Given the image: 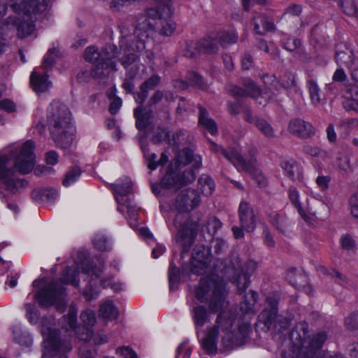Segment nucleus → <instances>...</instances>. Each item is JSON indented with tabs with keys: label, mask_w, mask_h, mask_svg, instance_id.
Listing matches in <instances>:
<instances>
[{
	"label": "nucleus",
	"mask_w": 358,
	"mask_h": 358,
	"mask_svg": "<svg viewBox=\"0 0 358 358\" xmlns=\"http://www.w3.org/2000/svg\"><path fill=\"white\" fill-rule=\"evenodd\" d=\"M236 315L234 312L221 311L215 323L208 326L200 338L203 350L208 355L215 354L217 350V342L220 338L222 345L225 348L238 347L244 343L250 331L248 323H243L235 332L234 322Z\"/></svg>",
	"instance_id": "obj_5"
},
{
	"label": "nucleus",
	"mask_w": 358,
	"mask_h": 358,
	"mask_svg": "<svg viewBox=\"0 0 358 358\" xmlns=\"http://www.w3.org/2000/svg\"><path fill=\"white\" fill-rule=\"evenodd\" d=\"M189 266L192 273L206 275L195 287L196 298L202 302L210 297V309L213 312L217 310L222 306L225 289L223 283L225 277H222L221 272L224 262L220 259L213 260L209 248L197 246L193 250Z\"/></svg>",
	"instance_id": "obj_3"
},
{
	"label": "nucleus",
	"mask_w": 358,
	"mask_h": 358,
	"mask_svg": "<svg viewBox=\"0 0 358 358\" xmlns=\"http://www.w3.org/2000/svg\"><path fill=\"white\" fill-rule=\"evenodd\" d=\"M143 152L148 162V166L151 170L155 169L159 164H164L169 160L168 157L164 153L162 154L159 161L157 162V155L155 153H150L149 150L145 148H143Z\"/></svg>",
	"instance_id": "obj_34"
},
{
	"label": "nucleus",
	"mask_w": 358,
	"mask_h": 358,
	"mask_svg": "<svg viewBox=\"0 0 358 358\" xmlns=\"http://www.w3.org/2000/svg\"><path fill=\"white\" fill-rule=\"evenodd\" d=\"M2 202L6 204V207L9 209L15 215L18 214L20 211L19 205L15 201L10 199V197L1 198Z\"/></svg>",
	"instance_id": "obj_48"
},
{
	"label": "nucleus",
	"mask_w": 358,
	"mask_h": 358,
	"mask_svg": "<svg viewBox=\"0 0 358 358\" xmlns=\"http://www.w3.org/2000/svg\"><path fill=\"white\" fill-rule=\"evenodd\" d=\"M330 180L331 178L328 176H320L316 178V184L321 190H326Z\"/></svg>",
	"instance_id": "obj_54"
},
{
	"label": "nucleus",
	"mask_w": 358,
	"mask_h": 358,
	"mask_svg": "<svg viewBox=\"0 0 358 358\" xmlns=\"http://www.w3.org/2000/svg\"><path fill=\"white\" fill-rule=\"evenodd\" d=\"M199 47L202 48L203 51L209 53H214L218 50L215 42L212 40H206L199 44Z\"/></svg>",
	"instance_id": "obj_50"
},
{
	"label": "nucleus",
	"mask_w": 358,
	"mask_h": 358,
	"mask_svg": "<svg viewBox=\"0 0 358 358\" xmlns=\"http://www.w3.org/2000/svg\"><path fill=\"white\" fill-rule=\"evenodd\" d=\"M116 354L122 358H138L136 353L129 347L117 348Z\"/></svg>",
	"instance_id": "obj_46"
},
{
	"label": "nucleus",
	"mask_w": 358,
	"mask_h": 358,
	"mask_svg": "<svg viewBox=\"0 0 358 358\" xmlns=\"http://www.w3.org/2000/svg\"><path fill=\"white\" fill-rule=\"evenodd\" d=\"M195 178V173L192 170L184 172L182 176L179 177L178 173L172 171V168L169 167L162 178V185L165 187H178L193 182Z\"/></svg>",
	"instance_id": "obj_20"
},
{
	"label": "nucleus",
	"mask_w": 358,
	"mask_h": 358,
	"mask_svg": "<svg viewBox=\"0 0 358 358\" xmlns=\"http://www.w3.org/2000/svg\"><path fill=\"white\" fill-rule=\"evenodd\" d=\"M289 199L293 206L296 209L300 216L306 221L309 220L310 217L308 213L315 214L311 208L309 207L308 203V199H306L307 208H305L302 206L300 201V194L298 189L295 187H290L289 189Z\"/></svg>",
	"instance_id": "obj_23"
},
{
	"label": "nucleus",
	"mask_w": 358,
	"mask_h": 358,
	"mask_svg": "<svg viewBox=\"0 0 358 358\" xmlns=\"http://www.w3.org/2000/svg\"><path fill=\"white\" fill-rule=\"evenodd\" d=\"M111 187L117 203L120 206H125L129 212L133 211L132 206V182L128 177L119 179Z\"/></svg>",
	"instance_id": "obj_17"
},
{
	"label": "nucleus",
	"mask_w": 358,
	"mask_h": 358,
	"mask_svg": "<svg viewBox=\"0 0 358 358\" xmlns=\"http://www.w3.org/2000/svg\"><path fill=\"white\" fill-rule=\"evenodd\" d=\"M199 122L211 134L217 133V128L215 121L208 117V112L202 107L199 108Z\"/></svg>",
	"instance_id": "obj_31"
},
{
	"label": "nucleus",
	"mask_w": 358,
	"mask_h": 358,
	"mask_svg": "<svg viewBox=\"0 0 358 358\" xmlns=\"http://www.w3.org/2000/svg\"><path fill=\"white\" fill-rule=\"evenodd\" d=\"M257 293L252 290L245 293L243 295L244 299L241 303V310L244 313L252 311L257 302Z\"/></svg>",
	"instance_id": "obj_33"
},
{
	"label": "nucleus",
	"mask_w": 358,
	"mask_h": 358,
	"mask_svg": "<svg viewBox=\"0 0 358 358\" xmlns=\"http://www.w3.org/2000/svg\"><path fill=\"white\" fill-rule=\"evenodd\" d=\"M57 55V50L56 48L50 49L45 55L42 65L40 68L45 71L50 70L55 62Z\"/></svg>",
	"instance_id": "obj_36"
},
{
	"label": "nucleus",
	"mask_w": 358,
	"mask_h": 358,
	"mask_svg": "<svg viewBox=\"0 0 358 358\" xmlns=\"http://www.w3.org/2000/svg\"><path fill=\"white\" fill-rule=\"evenodd\" d=\"M59 156L55 151H50L46 153L45 160L48 164L55 165L58 162Z\"/></svg>",
	"instance_id": "obj_60"
},
{
	"label": "nucleus",
	"mask_w": 358,
	"mask_h": 358,
	"mask_svg": "<svg viewBox=\"0 0 358 358\" xmlns=\"http://www.w3.org/2000/svg\"><path fill=\"white\" fill-rule=\"evenodd\" d=\"M222 224L219 220L211 217L208 220L203 230H206L210 234L213 235L222 227Z\"/></svg>",
	"instance_id": "obj_43"
},
{
	"label": "nucleus",
	"mask_w": 358,
	"mask_h": 358,
	"mask_svg": "<svg viewBox=\"0 0 358 358\" xmlns=\"http://www.w3.org/2000/svg\"><path fill=\"white\" fill-rule=\"evenodd\" d=\"M327 335L324 332L316 334L312 339L310 346L313 349H319L322 343L326 341Z\"/></svg>",
	"instance_id": "obj_47"
},
{
	"label": "nucleus",
	"mask_w": 358,
	"mask_h": 358,
	"mask_svg": "<svg viewBox=\"0 0 358 358\" xmlns=\"http://www.w3.org/2000/svg\"><path fill=\"white\" fill-rule=\"evenodd\" d=\"M307 88L309 92L310 101L315 106H319L322 103V99L320 97V89L317 83L310 79L307 82Z\"/></svg>",
	"instance_id": "obj_32"
},
{
	"label": "nucleus",
	"mask_w": 358,
	"mask_h": 358,
	"mask_svg": "<svg viewBox=\"0 0 358 358\" xmlns=\"http://www.w3.org/2000/svg\"><path fill=\"white\" fill-rule=\"evenodd\" d=\"M99 314L105 320H113L117 318L119 311L112 301L106 300L101 303Z\"/></svg>",
	"instance_id": "obj_27"
},
{
	"label": "nucleus",
	"mask_w": 358,
	"mask_h": 358,
	"mask_svg": "<svg viewBox=\"0 0 358 358\" xmlns=\"http://www.w3.org/2000/svg\"><path fill=\"white\" fill-rule=\"evenodd\" d=\"M81 175V170L79 167H74L69 171L63 180V185L69 187L77 181Z\"/></svg>",
	"instance_id": "obj_39"
},
{
	"label": "nucleus",
	"mask_w": 358,
	"mask_h": 358,
	"mask_svg": "<svg viewBox=\"0 0 358 358\" xmlns=\"http://www.w3.org/2000/svg\"><path fill=\"white\" fill-rule=\"evenodd\" d=\"M53 321L52 317H43L41 320V332L43 336V358H67L66 354L71 350V345L67 342H62L58 338Z\"/></svg>",
	"instance_id": "obj_10"
},
{
	"label": "nucleus",
	"mask_w": 358,
	"mask_h": 358,
	"mask_svg": "<svg viewBox=\"0 0 358 358\" xmlns=\"http://www.w3.org/2000/svg\"><path fill=\"white\" fill-rule=\"evenodd\" d=\"M199 194L194 189L182 191L170 206L171 210L177 211L174 226L178 229L176 241L185 247H189L198 230V224L189 219V213L200 203Z\"/></svg>",
	"instance_id": "obj_7"
},
{
	"label": "nucleus",
	"mask_w": 358,
	"mask_h": 358,
	"mask_svg": "<svg viewBox=\"0 0 358 358\" xmlns=\"http://www.w3.org/2000/svg\"><path fill=\"white\" fill-rule=\"evenodd\" d=\"M301 275L296 274V269L292 268L289 270L287 274V279L289 282V283L292 284L294 286H300L299 284V278H302Z\"/></svg>",
	"instance_id": "obj_53"
},
{
	"label": "nucleus",
	"mask_w": 358,
	"mask_h": 358,
	"mask_svg": "<svg viewBox=\"0 0 358 358\" xmlns=\"http://www.w3.org/2000/svg\"><path fill=\"white\" fill-rule=\"evenodd\" d=\"M176 163L180 165H186L192 163V166L194 169H199L201 166L202 160L200 155H194L193 152L185 148L180 151L176 158Z\"/></svg>",
	"instance_id": "obj_24"
},
{
	"label": "nucleus",
	"mask_w": 358,
	"mask_h": 358,
	"mask_svg": "<svg viewBox=\"0 0 358 358\" xmlns=\"http://www.w3.org/2000/svg\"><path fill=\"white\" fill-rule=\"evenodd\" d=\"M306 152L311 156L320 157L323 155V151L316 147L307 146Z\"/></svg>",
	"instance_id": "obj_64"
},
{
	"label": "nucleus",
	"mask_w": 358,
	"mask_h": 358,
	"mask_svg": "<svg viewBox=\"0 0 358 358\" xmlns=\"http://www.w3.org/2000/svg\"><path fill=\"white\" fill-rule=\"evenodd\" d=\"M343 106L346 110H354L358 113V100L354 99H348L343 103Z\"/></svg>",
	"instance_id": "obj_61"
},
{
	"label": "nucleus",
	"mask_w": 358,
	"mask_h": 358,
	"mask_svg": "<svg viewBox=\"0 0 358 358\" xmlns=\"http://www.w3.org/2000/svg\"><path fill=\"white\" fill-rule=\"evenodd\" d=\"M180 279V272L177 266L171 262L169 266V287L171 290L177 288Z\"/></svg>",
	"instance_id": "obj_38"
},
{
	"label": "nucleus",
	"mask_w": 358,
	"mask_h": 358,
	"mask_svg": "<svg viewBox=\"0 0 358 358\" xmlns=\"http://www.w3.org/2000/svg\"><path fill=\"white\" fill-rule=\"evenodd\" d=\"M336 61L340 66H345L348 69L353 66L358 61L355 58L353 52L348 48L345 47L343 50H338L336 55Z\"/></svg>",
	"instance_id": "obj_28"
},
{
	"label": "nucleus",
	"mask_w": 358,
	"mask_h": 358,
	"mask_svg": "<svg viewBox=\"0 0 358 358\" xmlns=\"http://www.w3.org/2000/svg\"><path fill=\"white\" fill-rule=\"evenodd\" d=\"M210 143L212 150L216 152H220L238 170L248 172L259 187H264L266 185L267 180L262 171L258 169L257 162L254 157V153L250 158L245 159L236 151H227L213 142H210Z\"/></svg>",
	"instance_id": "obj_13"
},
{
	"label": "nucleus",
	"mask_w": 358,
	"mask_h": 358,
	"mask_svg": "<svg viewBox=\"0 0 358 358\" xmlns=\"http://www.w3.org/2000/svg\"><path fill=\"white\" fill-rule=\"evenodd\" d=\"M198 183L199 188L206 196L211 195L215 191V182L208 176H201L199 179Z\"/></svg>",
	"instance_id": "obj_35"
},
{
	"label": "nucleus",
	"mask_w": 358,
	"mask_h": 358,
	"mask_svg": "<svg viewBox=\"0 0 358 358\" xmlns=\"http://www.w3.org/2000/svg\"><path fill=\"white\" fill-rule=\"evenodd\" d=\"M92 242L94 246L99 250L105 251L110 248V243L106 237L103 234H96L94 237Z\"/></svg>",
	"instance_id": "obj_40"
},
{
	"label": "nucleus",
	"mask_w": 358,
	"mask_h": 358,
	"mask_svg": "<svg viewBox=\"0 0 358 358\" xmlns=\"http://www.w3.org/2000/svg\"><path fill=\"white\" fill-rule=\"evenodd\" d=\"M285 221L284 216L278 213L274 214L271 217L272 224L280 231H283L285 229Z\"/></svg>",
	"instance_id": "obj_52"
},
{
	"label": "nucleus",
	"mask_w": 358,
	"mask_h": 358,
	"mask_svg": "<svg viewBox=\"0 0 358 358\" xmlns=\"http://www.w3.org/2000/svg\"><path fill=\"white\" fill-rule=\"evenodd\" d=\"M122 99L119 97H115L110 103L109 110L112 114L117 113L120 107L122 106Z\"/></svg>",
	"instance_id": "obj_59"
},
{
	"label": "nucleus",
	"mask_w": 358,
	"mask_h": 358,
	"mask_svg": "<svg viewBox=\"0 0 358 358\" xmlns=\"http://www.w3.org/2000/svg\"><path fill=\"white\" fill-rule=\"evenodd\" d=\"M188 79L192 85H194L199 88H204V83L203 78L196 73H190L188 76Z\"/></svg>",
	"instance_id": "obj_49"
},
{
	"label": "nucleus",
	"mask_w": 358,
	"mask_h": 358,
	"mask_svg": "<svg viewBox=\"0 0 358 358\" xmlns=\"http://www.w3.org/2000/svg\"><path fill=\"white\" fill-rule=\"evenodd\" d=\"M255 124L257 129L268 138L274 136V131L271 125L263 119H256Z\"/></svg>",
	"instance_id": "obj_37"
},
{
	"label": "nucleus",
	"mask_w": 358,
	"mask_h": 358,
	"mask_svg": "<svg viewBox=\"0 0 358 358\" xmlns=\"http://www.w3.org/2000/svg\"><path fill=\"white\" fill-rule=\"evenodd\" d=\"M340 243L344 250L349 252H355L356 244L353 238L349 234L343 235L340 239Z\"/></svg>",
	"instance_id": "obj_41"
},
{
	"label": "nucleus",
	"mask_w": 358,
	"mask_h": 358,
	"mask_svg": "<svg viewBox=\"0 0 358 358\" xmlns=\"http://www.w3.org/2000/svg\"><path fill=\"white\" fill-rule=\"evenodd\" d=\"M212 247L213 248L214 252L220 255L227 248V243L221 238L214 239L212 242Z\"/></svg>",
	"instance_id": "obj_45"
},
{
	"label": "nucleus",
	"mask_w": 358,
	"mask_h": 358,
	"mask_svg": "<svg viewBox=\"0 0 358 358\" xmlns=\"http://www.w3.org/2000/svg\"><path fill=\"white\" fill-rule=\"evenodd\" d=\"M84 55L86 60L95 64L91 72L94 78L105 77L116 71L115 64L113 61L119 57L116 47L110 45L99 52L94 46H90L85 49Z\"/></svg>",
	"instance_id": "obj_11"
},
{
	"label": "nucleus",
	"mask_w": 358,
	"mask_h": 358,
	"mask_svg": "<svg viewBox=\"0 0 358 358\" xmlns=\"http://www.w3.org/2000/svg\"><path fill=\"white\" fill-rule=\"evenodd\" d=\"M300 45V41L294 38H289L285 42V48L289 51H294L297 49Z\"/></svg>",
	"instance_id": "obj_58"
},
{
	"label": "nucleus",
	"mask_w": 358,
	"mask_h": 358,
	"mask_svg": "<svg viewBox=\"0 0 358 358\" xmlns=\"http://www.w3.org/2000/svg\"><path fill=\"white\" fill-rule=\"evenodd\" d=\"M6 5L14 11L15 16H10L7 23L0 27V53L6 48V40L2 35L16 27L19 38L30 36L35 30L33 16L45 13L48 8L47 0H6Z\"/></svg>",
	"instance_id": "obj_6"
},
{
	"label": "nucleus",
	"mask_w": 358,
	"mask_h": 358,
	"mask_svg": "<svg viewBox=\"0 0 358 358\" xmlns=\"http://www.w3.org/2000/svg\"><path fill=\"white\" fill-rule=\"evenodd\" d=\"M160 80L159 76H153L146 80L142 86L149 91L156 87L159 83Z\"/></svg>",
	"instance_id": "obj_56"
},
{
	"label": "nucleus",
	"mask_w": 358,
	"mask_h": 358,
	"mask_svg": "<svg viewBox=\"0 0 358 358\" xmlns=\"http://www.w3.org/2000/svg\"><path fill=\"white\" fill-rule=\"evenodd\" d=\"M254 30L258 34H264L274 28L273 22H269L264 16H257L253 19Z\"/></svg>",
	"instance_id": "obj_29"
},
{
	"label": "nucleus",
	"mask_w": 358,
	"mask_h": 358,
	"mask_svg": "<svg viewBox=\"0 0 358 358\" xmlns=\"http://www.w3.org/2000/svg\"><path fill=\"white\" fill-rule=\"evenodd\" d=\"M243 87L244 89L234 86L231 88L230 92L236 98L251 96L260 105H265L271 99L268 92H261L257 85L250 78H245L243 80Z\"/></svg>",
	"instance_id": "obj_16"
},
{
	"label": "nucleus",
	"mask_w": 358,
	"mask_h": 358,
	"mask_svg": "<svg viewBox=\"0 0 358 358\" xmlns=\"http://www.w3.org/2000/svg\"><path fill=\"white\" fill-rule=\"evenodd\" d=\"M264 243L268 246V247H270V248H273L274 247L275 245V241L273 240V236H271V234H270L269 231H268L267 230H265L264 231Z\"/></svg>",
	"instance_id": "obj_63"
},
{
	"label": "nucleus",
	"mask_w": 358,
	"mask_h": 358,
	"mask_svg": "<svg viewBox=\"0 0 358 358\" xmlns=\"http://www.w3.org/2000/svg\"><path fill=\"white\" fill-rule=\"evenodd\" d=\"M80 319L84 326L77 327V309L75 306H71L67 315H64L59 323L62 328L66 331H70V335L73 334L83 341L90 340L93 334L92 331L89 327H92L96 322V316L93 310H86L80 315ZM95 352L89 350L88 345L84 342L79 349L80 358H94Z\"/></svg>",
	"instance_id": "obj_9"
},
{
	"label": "nucleus",
	"mask_w": 358,
	"mask_h": 358,
	"mask_svg": "<svg viewBox=\"0 0 358 358\" xmlns=\"http://www.w3.org/2000/svg\"><path fill=\"white\" fill-rule=\"evenodd\" d=\"M46 72L41 68H36L31 73L30 85L38 95L48 92L52 87Z\"/></svg>",
	"instance_id": "obj_19"
},
{
	"label": "nucleus",
	"mask_w": 358,
	"mask_h": 358,
	"mask_svg": "<svg viewBox=\"0 0 358 358\" xmlns=\"http://www.w3.org/2000/svg\"><path fill=\"white\" fill-rule=\"evenodd\" d=\"M345 324L348 329L358 328V313L352 314L345 319Z\"/></svg>",
	"instance_id": "obj_55"
},
{
	"label": "nucleus",
	"mask_w": 358,
	"mask_h": 358,
	"mask_svg": "<svg viewBox=\"0 0 358 358\" xmlns=\"http://www.w3.org/2000/svg\"><path fill=\"white\" fill-rule=\"evenodd\" d=\"M225 295V289H224V293L222 295V306L216 311H212L208 307L209 311L207 310L205 306L203 305H196L194 306L191 310V316L192 319V322L195 328L196 333L197 336L199 338L200 334L202 333V330L203 327L210 321L211 313H215L219 311L223 306L224 298ZM210 297L206 300V301H208L210 303ZM205 302V301H203Z\"/></svg>",
	"instance_id": "obj_18"
},
{
	"label": "nucleus",
	"mask_w": 358,
	"mask_h": 358,
	"mask_svg": "<svg viewBox=\"0 0 358 358\" xmlns=\"http://www.w3.org/2000/svg\"><path fill=\"white\" fill-rule=\"evenodd\" d=\"M131 46H134V44L128 43L126 52L124 48H120V52L125 55V57L121 58V63L127 69L126 78L122 84V87L128 92H131L134 88V84L131 80L138 76L137 69H141L142 71L145 70L143 65L134 64L136 60V56L134 54ZM120 48H121V41H120Z\"/></svg>",
	"instance_id": "obj_15"
},
{
	"label": "nucleus",
	"mask_w": 358,
	"mask_h": 358,
	"mask_svg": "<svg viewBox=\"0 0 358 358\" xmlns=\"http://www.w3.org/2000/svg\"><path fill=\"white\" fill-rule=\"evenodd\" d=\"M134 116L136 119V125L138 130H143L148 127L153 119V113L151 110H146L141 106L134 110Z\"/></svg>",
	"instance_id": "obj_25"
},
{
	"label": "nucleus",
	"mask_w": 358,
	"mask_h": 358,
	"mask_svg": "<svg viewBox=\"0 0 358 358\" xmlns=\"http://www.w3.org/2000/svg\"><path fill=\"white\" fill-rule=\"evenodd\" d=\"M0 109L8 113L14 112L16 109L15 103L10 99H3L0 101Z\"/></svg>",
	"instance_id": "obj_57"
},
{
	"label": "nucleus",
	"mask_w": 358,
	"mask_h": 358,
	"mask_svg": "<svg viewBox=\"0 0 358 358\" xmlns=\"http://www.w3.org/2000/svg\"><path fill=\"white\" fill-rule=\"evenodd\" d=\"M278 299L275 295L268 296L266 299V307L259 315V320L268 328H274L278 331L287 328L289 320L282 315H277Z\"/></svg>",
	"instance_id": "obj_14"
},
{
	"label": "nucleus",
	"mask_w": 358,
	"mask_h": 358,
	"mask_svg": "<svg viewBox=\"0 0 358 358\" xmlns=\"http://www.w3.org/2000/svg\"><path fill=\"white\" fill-rule=\"evenodd\" d=\"M285 174L294 180L302 182L303 175L297 163L293 159L284 160L281 163Z\"/></svg>",
	"instance_id": "obj_26"
},
{
	"label": "nucleus",
	"mask_w": 358,
	"mask_h": 358,
	"mask_svg": "<svg viewBox=\"0 0 358 358\" xmlns=\"http://www.w3.org/2000/svg\"><path fill=\"white\" fill-rule=\"evenodd\" d=\"M192 353L191 348L187 346L186 343H181L177 350V355L176 358L182 356V358H189Z\"/></svg>",
	"instance_id": "obj_51"
},
{
	"label": "nucleus",
	"mask_w": 358,
	"mask_h": 358,
	"mask_svg": "<svg viewBox=\"0 0 358 358\" xmlns=\"http://www.w3.org/2000/svg\"><path fill=\"white\" fill-rule=\"evenodd\" d=\"M176 27V22L172 19V10L171 6L166 3L157 9L150 8L145 15L140 16L132 35H129L126 29L121 30V48H126L128 43L136 44L131 46L133 50H142L145 49V41L158 30L162 35H171Z\"/></svg>",
	"instance_id": "obj_4"
},
{
	"label": "nucleus",
	"mask_w": 358,
	"mask_h": 358,
	"mask_svg": "<svg viewBox=\"0 0 358 358\" xmlns=\"http://www.w3.org/2000/svg\"><path fill=\"white\" fill-rule=\"evenodd\" d=\"M34 148L33 141H27L0 151V198L18 196L27 188L29 182L18 173L27 174L33 170Z\"/></svg>",
	"instance_id": "obj_2"
},
{
	"label": "nucleus",
	"mask_w": 358,
	"mask_h": 358,
	"mask_svg": "<svg viewBox=\"0 0 358 358\" xmlns=\"http://www.w3.org/2000/svg\"><path fill=\"white\" fill-rule=\"evenodd\" d=\"M47 120L52 138L57 146L67 149L72 145L75 128L71 123V114L64 104L52 101L48 108Z\"/></svg>",
	"instance_id": "obj_8"
},
{
	"label": "nucleus",
	"mask_w": 358,
	"mask_h": 358,
	"mask_svg": "<svg viewBox=\"0 0 358 358\" xmlns=\"http://www.w3.org/2000/svg\"><path fill=\"white\" fill-rule=\"evenodd\" d=\"M155 143L162 141H167L169 144H177L179 141V134L178 133H169L165 129H159V131L155 134L152 138Z\"/></svg>",
	"instance_id": "obj_30"
},
{
	"label": "nucleus",
	"mask_w": 358,
	"mask_h": 358,
	"mask_svg": "<svg viewBox=\"0 0 358 358\" xmlns=\"http://www.w3.org/2000/svg\"><path fill=\"white\" fill-rule=\"evenodd\" d=\"M25 310L27 312V317L29 322L36 324L38 320V314L34 306L31 303H27L25 305Z\"/></svg>",
	"instance_id": "obj_44"
},
{
	"label": "nucleus",
	"mask_w": 358,
	"mask_h": 358,
	"mask_svg": "<svg viewBox=\"0 0 358 358\" xmlns=\"http://www.w3.org/2000/svg\"><path fill=\"white\" fill-rule=\"evenodd\" d=\"M288 130L291 134L302 138H307L314 134L312 124L301 119H294L289 122Z\"/></svg>",
	"instance_id": "obj_22"
},
{
	"label": "nucleus",
	"mask_w": 358,
	"mask_h": 358,
	"mask_svg": "<svg viewBox=\"0 0 358 358\" xmlns=\"http://www.w3.org/2000/svg\"><path fill=\"white\" fill-rule=\"evenodd\" d=\"M88 261L76 263L75 267H68L63 271L62 277L58 281L49 280L45 278L35 280L32 285L34 287H41L36 293L34 299L43 306L55 305L62 312L66 306L65 296L67 285L78 287L80 277H90L89 284L83 291L85 299L91 301L99 296V290L93 282L100 277V268H88Z\"/></svg>",
	"instance_id": "obj_1"
},
{
	"label": "nucleus",
	"mask_w": 358,
	"mask_h": 358,
	"mask_svg": "<svg viewBox=\"0 0 358 358\" xmlns=\"http://www.w3.org/2000/svg\"><path fill=\"white\" fill-rule=\"evenodd\" d=\"M238 217L242 228L247 232H252L256 228V220L250 205L242 201L238 207Z\"/></svg>",
	"instance_id": "obj_21"
},
{
	"label": "nucleus",
	"mask_w": 358,
	"mask_h": 358,
	"mask_svg": "<svg viewBox=\"0 0 358 358\" xmlns=\"http://www.w3.org/2000/svg\"><path fill=\"white\" fill-rule=\"evenodd\" d=\"M238 38L237 33L235 31L231 32H223L218 36L219 41L221 44H230L236 42Z\"/></svg>",
	"instance_id": "obj_42"
},
{
	"label": "nucleus",
	"mask_w": 358,
	"mask_h": 358,
	"mask_svg": "<svg viewBox=\"0 0 358 358\" xmlns=\"http://www.w3.org/2000/svg\"><path fill=\"white\" fill-rule=\"evenodd\" d=\"M148 90L141 86L140 92L135 96V100L137 103H143L147 98Z\"/></svg>",
	"instance_id": "obj_62"
},
{
	"label": "nucleus",
	"mask_w": 358,
	"mask_h": 358,
	"mask_svg": "<svg viewBox=\"0 0 358 358\" xmlns=\"http://www.w3.org/2000/svg\"><path fill=\"white\" fill-rule=\"evenodd\" d=\"M257 263L249 261L243 265L238 256H233L229 261L225 260L224 266L221 271L224 280L236 284L241 294L245 292L250 284V274L257 268Z\"/></svg>",
	"instance_id": "obj_12"
}]
</instances>
